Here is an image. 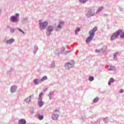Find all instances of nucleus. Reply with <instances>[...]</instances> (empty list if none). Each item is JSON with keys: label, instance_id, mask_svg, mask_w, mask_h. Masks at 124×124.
<instances>
[{"label": "nucleus", "instance_id": "7ed1b4c3", "mask_svg": "<svg viewBox=\"0 0 124 124\" xmlns=\"http://www.w3.org/2000/svg\"><path fill=\"white\" fill-rule=\"evenodd\" d=\"M60 116V111L59 110H55L54 114L52 115V119L54 121L57 120Z\"/></svg>", "mask_w": 124, "mask_h": 124}, {"label": "nucleus", "instance_id": "423d86ee", "mask_svg": "<svg viewBox=\"0 0 124 124\" xmlns=\"http://www.w3.org/2000/svg\"><path fill=\"white\" fill-rule=\"evenodd\" d=\"M46 30L49 32L53 31L54 30V27H53L52 26H49L47 27Z\"/></svg>", "mask_w": 124, "mask_h": 124}, {"label": "nucleus", "instance_id": "c85d7f7f", "mask_svg": "<svg viewBox=\"0 0 124 124\" xmlns=\"http://www.w3.org/2000/svg\"><path fill=\"white\" fill-rule=\"evenodd\" d=\"M120 93H124V90H121L120 91Z\"/></svg>", "mask_w": 124, "mask_h": 124}, {"label": "nucleus", "instance_id": "f03ea898", "mask_svg": "<svg viewBox=\"0 0 124 124\" xmlns=\"http://www.w3.org/2000/svg\"><path fill=\"white\" fill-rule=\"evenodd\" d=\"M89 34L90 36L89 37H88L86 40V42L87 44H89V43H90V42H91V41L93 40V39L94 36H93V31H89Z\"/></svg>", "mask_w": 124, "mask_h": 124}, {"label": "nucleus", "instance_id": "cd10ccee", "mask_svg": "<svg viewBox=\"0 0 124 124\" xmlns=\"http://www.w3.org/2000/svg\"><path fill=\"white\" fill-rule=\"evenodd\" d=\"M43 94V93L42 92L40 93L39 96L42 97V95Z\"/></svg>", "mask_w": 124, "mask_h": 124}, {"label": "nucleus", "instance_id": "7c9ffc66", "mask_svg": "<svg viewBox=\"0 0 124 124\" xmlns=\"http://www.w3.org/2000/svg\"><path fill=\"white\" fill-rule=\"evenodd\" d=\"M15 31V30L14 29H11V32H14Z\"/></svg>", "mask_w": 124, "mask_h": 124}, {"label": "nucleus", "instance_id": "20e7f679", "mask_svg": "<svg viewBox=\"0 0 124 124\" xmlns=\"http://www.w3.org/2000/svg\"><path fill=\"white\" fill-rule=\"evenodd\" d=\"M40 28V29H42L43 30H45L46 28H47V26H48V22L45 21L44 22L39 23Z\"/></svg>", "mask_w": 124, "mask_h": 124}, {"label": "nucleus", "instance_id": "9d476101", "mask_svg": "<svg viewBox=\"0 0 124 124\" xmlns=\"http://www.w3.org/2000/svg\"><path fill=\"white\" fill-rule=\"evenodd\" d=\"M32 95H31L29 97L27 98V99H25L26 102L27 103H30L31 102V98Z\"/></svg>", "mask_w": 124, "mask_h": 124}, {"label": "nucleus", "instance_id": "f3484780", "mask_svg": "<svg viewBox=\"0 0 124 124\" xmlns=\"http://www.w3.org/2000/svg\"><path fill=\"white\" fill-rule=\"evenodd\" d=\"M119 35H120V37H121V38H124V32H123V31H121V32Z\"/></svg>", "mask_w": 124, "mask_h": 124}, {"label": "nucleus", "instance_id": "2eb2a0df", "mask_svg": "<svg viewBox=\"0 0 124 124\" xmlns=\"http://www.w3.org/2000/svg\"><path fill=\"white\" fill-rule=\"evenodd\" d=\"M39 116V120H40V121H41V120H43V119L44 118V116H43V115H40V114H38Z\"/></svg>", "mask_w": 124, "mask_h": 124}, {"label": "nucleus", "instance_id": "39448f33", "mask_svg": "<svg viewBox=\"0 0 124 124\" xmlns=\"http://www.w3.org/2000/svg\"><path fill=\"white\" fill-rule=\"evenodd\" d=\"M10 19L12 22H18V19L17 18V16H13L11 17Z\"/></svg>", "mask_w": 124, "mask_h": 124}, {"label": "nucleus", "instance_id": "4468645a", "mask_svg": "<svg viewBox=\"0 0 124 124\" xmlns=\"http://www.w3.org/2000/svg\"><path fill=\"white\" fill-rule=\"evenodd\" d=\"M113 82H114V78H110L109 81L108 82V85L110 86L111 85V83H113Z\"/></svg>", "mask_w": 124, "mask_h": 124}, {"label": "nucleus", "instance_id": "b1692460", "mask_svg": "<svg viewBox=\"0 0 124 124\" xmlns=\"http://www.w3.org/2000/svg\"><path fill=\"white\" fill-rule=\"evenodd\" d=\"M78 31H80V28H77L76 30V34H78Z\"/></svg>", "mask_w": 124, "mask_h": 124}, {"label": "nucleus", "instance_id": "0eeeda50", "mask_svg": "<svg viewBox=\"0 0 124 124\" xmlns=\"http://www.w3.org/2000/svg\"><path fill=\"white\" fill-rule=\"evenodd\" d=\"M14 42V39H11L10 40H8L6 41V43L7 44H11Z\"/></svg>", "mask_w": 124, "mask_h": 124}, {"label": "nucleus", "instance_id": "2f4dec72", "mask_svg": "<svg viewBox=\"0 0 124 124\" xmlns=\"http://www.w3.org/2000/svg\"><path fill=\"white\" fill-rule=\"evenodd\" d=\"M16 16H19V14H16Z\"/></svg>", "mask_w": 124, "mask_h": 124}, {"label": "nucleus", "instance_id": "5701e85b", "mask_svg": "<svg viewBox=\"0 0 124 124\" xmlns=\"http://www.w3.org/2000/svg\"><path fill=\"white\" fill-rule=\"evenodd\" d=\"M89 81H93V77H89Z\"/></svg>", "mask_w": 124, "mask_h": 124}, {"label": "nucleus", "instance_id": "dca6fc26", "mask_svg": "<svg viewBox=\"0 0 124 124\" xmlns=\"http://www.w3.org/2000/svg\"><path fill=\"white\" fill-rule=\"evenodd\" d=\"M38 104L40 107H42V106H43V102H42V101H39Z\"/></svg>", "mask_w": 124, "mask_h": 124}, {"label": "nucleus", "instance_id": "a878e982", "mask_svg": "<svg viewBox=\"0 0 124 124\" xmlns=\"http://www.w3.org/2000/svg\"><path fill=\"white\" fill-rule=\"evenodd\" d=\"M61 24H59L58 26V28H59V29H62V26H61Z\"/></svg>", "mask_w": 124, "mask_h": 124}, {"label": "nucleus", "instance_id": "f8f14e48", "mask_svg": "<svg viewBox=\"0 0 124 124\" xmlns=\"http://www.w3.org/2000/svg\"><path fill=\"white\" fill-rule=\"evenodd\" d=\"M97 31V28L94 27L93 30H91L90 31H92L93 32V36H94V32Z\"/></svg>", "mask_w": 124, "mask_h": 124}, {"label": "nucleus", "instance_id": "1a4fd4ad", "mask_svg": "<svg viewBox=\"0 0 124 124\" xmlns=\"http://www.w3.org/2000/svg\"><path fill=\"white\" fill-rule=\"evenodd\" d=\"M18 124H26V120L25 119H20L19 121Z\"/></svg>", "mask_w": 124, "mask_h": 124}, {"label": "nucleus", "instance_id": "4be33fe9", "mask_svg": "<svg viewBox=\"0 0 124 124\" xmlns=\"http://www.w3.org/2000/svg\"><path fill=\"white\" fill-rule=\"evenodd\" d=\"M18 31H20V32H22V33H23V34H25V32H24V31H22V30L17 28Z\"/></svg>", "mask_w": 124, "mask_h": 124}, {"label": "nucleus", "instance_id": "bb28decb", "mask_svg": "<svg viewBox=\"0 0 124 124\" xmlns=\"http://www.w3.org/2000/svg\"><path fill=\"white\" fill-rule=\"evenodd\" d=\"M95 52H96V53H99V52H100V50H99V49H96V50H95Z\"/></svg>", "mask_w": 124, "mask_h": 124}, {"label": "nucleus", "instance_id": "6ab92c4d", "mask_svg": "<svg viewBox=\"0 0 124 124\" xmlns=\"http://www.w3.org/2000/svg\"><path fill=\"white\" fill-rule=\"evenodd\" d=\"M88 0H79L80 2H81V3H86Z\"/></svg>", "mask_w": 124, "mask_h": 124}, {"label": "nucleus", "instance_id": "f257e3e1", "mask_svg": "<svg viewBox=\"0 0 124 124\" xmlns=\"http://www.w3.org/2000/svg\"><path fill=\"white\" fill-rule=\"evenodd\" d=\"M121 32H122V31H118L116 32H114L110 38L111 40L112 41L115 40V39L118 38V37L119 36V35H120V34Z\"/></svg>", "mask_w": 124, "mask_h": 124}, {"label": "nucleus", "instance_id": "412c9836", "mask_svg": "<svg viewBox=\"0 0 124 124\" xmlns=\"http://www.w3.org/2000/svg\"><path fill=\"white\" fill-rule=\"evenodd\" d=\"M34 83L35 85H38V80L37 79H34Z\"/></svg>", "mask_w": 124, "mask_h": 124}, {"label": "nucleus", "instance_id": "a211bd4d", "mask_svg": "<svg viewBox=\"0 0 124 124\" xmlns=\"http://www.w3.org/2000/svg\"><path fill=\"white\" fill-rule=\"evenodd\" d=\"M45 80H47V76H44L42 78L41 81H45Z\"/></svg>", "mask_w": 124, "mask_h": 124}, {"label": "nucleus", "instance_id": "aec40b11", "mask_svg": "<svg viewBox=\"0 0 124 124\" xmlns=\"http://www.w3.org/2000/svg\"><path fill=\"white\" fill-rule=\"evenodd\" d=\"M98 100H99L98 98H95L93 99V103H96V102H97V101H98Z\"/></svg>", "mask_w": 124, "mask_h": 124}, {"label": "nucleus", "instance_id": "9b49d317", "mask_svg": "<svg viewBox=\"0 0 124 124\" xmlns=\"http://www.w3.org/2000/svg\"><path fill=\"white\" fill-rule=\"evenodd\" d=\"M87 15H88V16H93V11H89L87 13Z\"/></svg>", "mask_w": 124, "mask_h": 124}, {"label": "nucleus", "instance_id": "6e6552de", "mask_svg": "<svg viewBox=\"0 0 124 124\" xmlns=\"http://www.w3.org/2000/svg\"><path fill=\"white\" fill-rule=\"evenodd\" d=\"M17 89V87L15 86H12L11 88V93H15L16 92V90Z\"/></svg>", "mask_w": 124, "mask_h": 124}, {"label": "nucleus", "instance_id": "393cba45", "mask_svg": "<svg viewBox=\"0 0 124 124\" xmlns=\"http://www.w3.org/2000/svg\"><path fill=\"white\" fill-rule=\"evenodd\" d=\"M39 101H42V97H40L39 96Z\"/></svg>", "mask_w": 124, "mask_h": 124}, {"label": "nucleus", "instance_id": "c756f323", "mask_svg": "<svg viewBox=\"0 0 124 124\" xmlns=\"http://www.w3.org/2000/svg\"><path fill=\"white\" fill-rule=\"evenodd\" d=\"M102 9H103V7H100V8H99V11L102 10Z\"/></svg>", "mask_w": 124, "mask_h": 124}, {"label": "nucleus", "instance_id": "ddd939ff", "mask_svg": "<svg viewBox=\"0 0 124 124\" xmlns=\"http://www.w3.org/2000/svg\"><path fill=\"white\" fill-rule=\"evenodd\" d=\"M71 65H72L71 63L68 62L66 63L65 67H66V68H69L70 67H71Z\"/></svg>", "mask_w": 124, "mask_h": 124}]
</instances>
